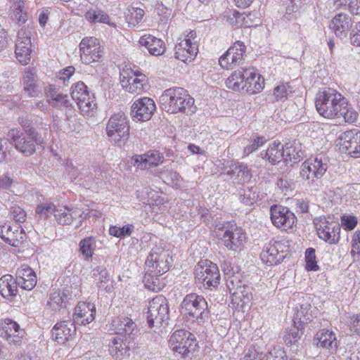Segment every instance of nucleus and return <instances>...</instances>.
<instances>
[{"mask_svg":"<svg viewBox=\"0 0 360 360\" xmlns=\"http://www.w3.org/2000/svg\"><path fill=\"white\" fill-rule=\"evenodd\" d=\"M161 275H156L150 271H146L143 278V282L146 288L151 291H159L162 288L161 283L158 278Z\"/></svg>","mask_w":360,"mask_h":360,"instance_id":"nucleus-46","label":"nucleus"},{"mask_svg":"<svg viewBox=\"0 0 360 360\" xmlns=\"http://www.w3.org/2000/svg\"><path fill=\"white\" fill-rule=\"evenodd\" d=\"M270 214L273 224L279 229H290L296 221L295 214L287 207L278 205H272Z\"/></svg>","mask_w":360,"mask_h":360,"instance_id":"nucleus-16","label":"nucleus"},{"mask_svg":"<svg viewBox=\"0 0 360 360\" xmlns=\"http://www.w3.org/2000/svg\"><path fill=\"white\" fill-rule=\"evenodd\" d=\"M24 4L20 1H16L11 7V18L13 22L20 26L27 20V13L23 11Z\"/></svg>","mask_w":360,"mask_h":360,"instance_id":"nucleus-42","label":"nucleus"},{"mask_svg":"<svg viewBox=\"0 0 360 360\" xmlns=\"http://www.w3.org/2000/svg\"><path fill=\"white\" fill-rule=\"evenodd\" d=\"M260 156L271 165H276L281 160L284 161V146L280 143L274 142L265 152H261Z\"/></svg>","mask_w":360,"mask_h":360,"instance_id":"nucleus-37","label":"nucleus"},{"mask_svg":"<svg viewBox=\"0 0 360 360\" xmlns=\"http://www.w3.org/2000/svg\"><path fill=\"white\" fill-rule=\"evenodd\" d=\"M121 84L126 91L136 94L146 91L149 86L146 76L138 71L134 72L133 76H124Z\"/></svg>","mask_w":360,"mask_h":360,"instance_id":"nucleus-21","label":"nucleus"},{"mask_svg":"<svg viewBox=\"0 0 360 360\" xmlns=\"http://www.w3.org/2000/svg\"><path fill=\"white\" fill-rule=\"evenodd\" d=\"M71 97L79 108L86 115H90L96 109L97 104L94 95H90L88 87L82 82L74 84L71 88Z\"/></svg>","mask_w":360,"mask_h":360,"instance_id":"nucleus-12","label":"nucleus"},{"mask_svg":"<svg viewBox=\"0 0 360 360\" xmlns=\"http://www.w3.org/2000/svg\"><path fill=\"white\" fill-rule=\"evenodd\" d=\"M351 255L360 256V230L356 231L352 236Z\"/></svg>","mask_w":360,"mask_h":360,"instance_id":"nucleus-59","label":"nucleus"},{"mask_svg":"<svg viewBox=\"0 0 360 360\" xmlns=\"http://www.w3.org/2000/svg\"><path fill=\"white\" fill-rule=\"evenodd\" d=\"M306 269L308 271H317L319 267L316 264L315 250L307 248L305 252Z\"/></svg>","mask_w":360,"mask_h":360,"instance_id":"nucleus-51","label":"nucleus"},{"mask_svg":"<svg viewBox=\"0 0 360 360\" xmlns=\"http://www.w3.org/2000/svg\"><path fill=\"white\" fill-rule=\"evenodd\" d=\"M172 261L167 250L162 246L155 245L151 249L146 260L147 271L156 275H162L169 271Z\"/></svg>","mask_w":360,"mask_h":360,"instance_id":"nucleus-10","label":"nucleus"},{"mask_svg":"<svg viewBox=\"0 0 360 360\" xmlns=\"http://www.w3.org/2000/svg\"><path fill=\"white\" fill-rule=\"evenodd\" d=\"M315 106L319 114L327 119L343 117L346 122L356 120L357 113L336 89L325 87L319 91L315 98Z\"/></svg>","mask_w":360,"mask_h":360,"instance_id":"nucleus-1","label":"nucleus"},{"mask_svg":"<svg viewBox=\"0 0 360 360\" xmlns=\"http://www.w3.org/2000/svg\"><path fill=\"white\" fill-rule=\"evenodd\" d=\"M344 7L347 8L354 14L360 13V1L359 0H349Z\"/></svg>","mask_w":360,"mask_h":360,"instance_id":"nucleus-63","label":"nucleus"},{"mask_svg":"<svg viewBox=\"0 0 360 360\" xmlns=\"http://www.w3.org/2000/svg\"><path fill=\"white\" fill-rule=\"evenodd\" d=\"M54 217L58 223L63 226L70 224L74 218L67 207H65L64 210L56 209Z\"/></svg>","mask_w":360,"mask_h":360,"instance_id":"nucleus-50","label":"nucleus"},{"mask_svg":"<svg viewBox=\"0 0 360 360\" xmlns=\"http://www.w3.org/2000/svg\"><path fill=\"white\" fill-rule=\"evenodd\" d=\"M169 304L163 295H157L148 303L147 323L150 328L162 324L169 319Z\"/></svg>","mask_w":360,"mask_h":360,"instance_id":"nucleus-11","label":"nucleus"},{"mask_svg":"<svg viewBox=\"0 0 360 360\" xmlns=\"http://www.w3.org/2000/svg\"><path fill=\"white\" fill-rule=\"evenodd\" d=\"M169 345L173 351L178 352L183 357L188 356L198 347L195 335L184 329L177 330L172 334Z\"/></svg>","mask_w":360,"mask_h":360,"instance_id":"nucleus-8","label":"nucleus"},{"mask_svg":"<svg viewBox=\"0 0 360 360\" xmlns=\"http://www.w3.org/2000/svg\"><path fill=\"white\" fill-rule=\"evenodd\" d=\"M195 33L191 32L188 39H185L175 46V57L183 62L191 61L196 56L198 49L196 42L191 41Z\"/></svg>","mask_w":360,"mask_h":360,"instance_id":"nucleus-22","label":"nucleus"},{"mask_svg":"<svg viewBox=\"0 0 360 360\" xmlns=\"http://www.w3.org/2000/svg\"><path fill=\"white\" fill-rule=\"evenodd\" d=\"M96 308L89 302H79L75 308L73 321L75 323L86 325L95 319Z\"/></svg>","mask_w":360,"mask_h":360,"instance_id":"nucleus-27","label":"nucleus"},{"mask_svg":"<svg viewBox=\"0 0 360 360\" xmlns=\"http://www.w3.org/2000/svg\"><path fill=\"white\" fill-rule=\"evenodd\" d=\"M351 44L355 46H360V22H356L350 31Z\"/></svg>","mask_w":360,"mask_h":360,"instance_id":"nucleus-61","label":"nucleus"},{"mask_svg":"<svg viewBox=\"0 0 360 360\" xmlns=\"http://www.w3.org/2000/svg\"><path fill=\"white\" fill-rule=\"evenodd\" d=\"M156 109L154 101L143 97L135 101L131 106V115L138 121L149 120Z\"/></svg>","mask_w":360,"mask_h":360,"instance_id":"nucleus-20","label":"nucleus"},{"mask_svg":"<svg viewBox=\"0 0 360 360\" xmlns=\"http://www.w3.org/2000/svg\"><path fill=\"white\" fill-rule=\"evenodd\" d=\"M340 150L354 158H360V130L352 129L343 132L339 137Z\"/></svg>","mask_w":360,"mask_h":360,"instance_id":"nucleus-15","label":"nucleus"},{"mask_svg":"<svg viewBox=\"0 0 360 360\" xmlns=\"http://www.w3.org/2000/svg\"><path fill=\"white\" fill-rule=\"evenodd\" d=\"M351 328L355 333L360 335V314L351 318Z\"/></svg>","mask_w":360,"mask_h":360,"instance_id":"nucleus-64","label":"nucleus"},{"mask_svg":"<svg viewBox=\"0 0 360 360\" xmlns=\"http://www.w3.org/2000/svg\"><path fill=\"white\" fill-rule=\"evenodd\" d=\"M112 327L115 333L120 335L127 341L134 342L139 330L136 323L128 316H121L112 321Z\"/></svg>","mask_w":360,"mask_h":360,"instance_id":"nucleus-18","label":"nucleus"},{"mask_svg":"<svg viewBox=\"0 0 360 360\" xmlns=\"http://www.w3.org/2000/svg\"><path fill=\"white\" fill-rule=\"evenodd\" d=\"M129 120L124 112L115 113L108 120L106 134L115 145L124 147L129 140Z\"/></svg>","mask_w":360,"mask_h":360,"instance_id":"nucleus-7","label":"nucleus"},{"mask_svg":"<svg viewBox=\"0 0 360 360\" xmlns=\"http://www.w3.org/2000/svg\"><path fill=\"white\" fill-rule=\"evenodd\" d=\"M96 248V240L93 236L86 237L79 242V251L86 259L92 257Z\"/></svg>","mask_w":360,"mask_h":360,"instance_id":"nucleus-48","label":"nucleus"},{"mask_svg":"<svg viewBox=\"0 0 360 360\" xmlns=\"http://www.w3.org/2000/svg\"><path fill=\"white\" fill-rule=\"evenodd\" d=\"M232 296L235 297L236 300H239L243 304H246L251 300L252 295L250 292V288L245 285L243 288H239L238 291L233 292Z\"/></svg>","mask_w":360,"mask_h":360,"instance_id":"nucleus-52","label":"nucleus"},{"mask_svg":"<svg viewBox=\"0 0 360 360\" xmlns=\"http://www.w3.org/2000/svg\"><path fill=\"white\" fill-rule=\"evenodd\" d=\"M155 175L161 177L167 184H178L181 177L177 172L169 169L156 172Z\"/></svg>","mask_w":360,"mask_h":360,"instance_id":"nucleus-49","label":"nucleus"},{"mask_svg":"<svg viewBox=\"0 0 360 360\" xmlns=\"http://www.w3.org/2000/svg\"><path fill=\"white\" fill-rule=\"evenodd\" d=\"M139 43L141 46L146 47L148 52L153 56H161L165 51V42L150 34L141 37Z\"/></svg>","mask_w":360,"mask_h":360,"instance_id":"nucleus-33","label":"nucleus"},{"mask_svg":"<svg viewBox=\"0 0 360 360\" xmlns=\"http://www.w3.org/2000/svg\"><path fill=\"white\" fill-rule=\"evenodd\" d=\"M162 108L169 113L193 112L192 110L194 99L186 90L180 87L165 90L160 97Z\"/></svg>","mask_w":360,"mask_h":360,"instance_id":"nucleus-5","label":"nucleus"},{"mask_svg":"<svg viewBox=\"0 0 360 360\" xmlns=\"http://www.w3.org/2000/svg\"><path fill=\"white\" fill-rule=\"evenodd\" d=\"M292 87L288 84H283L274 89V96L278 99H283L293 92Z\"/></svg>","mask_w":360,"mask_h":360,"instance_id":"nucleus-54","label":"nucleus"},{"mask_svg":"<svg viewBox=\"0 0 360 360\" xmlns=\"http://www.w3.org/2000/svg\"><path fill=\"white\" fill-rule=\"evenodd\" d=\"M56 207L51 202L39 204L35 210V217L39 221L47 219L53 213L55 214Z\"/></svg>","mask_w":360,"mask_h":360,"instance_id":"nucleus-45","label":"nucleus"},{"mask_svg":"<svg viewBox=\"0 0 360 360\" xmlns=\"http://www.w3.org/2000/svg\"><path fill=\"white\" fill-rule=\"evenodd\" d=\"M246 51V46L240 41H236L225 53V56L231 57V63L233 66L240 64Z\"/></svg>","mask_w":360,"mask_h":360,"instance_id":"nucleus-40","label":"nucleus"},{"mask_svg":"<svg viewBox=\"0 0 360 360\" xmlns=\"http://www.w3.org/2000/svg\"><path fill=\"white\" fill-rule=\"evenodd\" d=\"M41 128L44 130V134L37 133V137H35V135L22 133L15 129H11L8 135L11 138V143L13 144L16 150L26 156H29L36 151V145H43L49 137L51 133L50 125L41 124Z\"/></svg>","mask_w":360,"mask_h":360,"instance_id":"nucleus-4","label":"nucleus"},{"mask_svg":"<svg viewBox=\"0 0 360 360\" xmlns=\"http://www.w3.org/2000/svg\"><path fill=\"white\" fill-rule=\"evenodd\" d=\"M304 157V151L300 143L296 141L288 143L284 146V162L296 164Z\"/></svg>","mask_w":360,"mask_h":360,"instance_id":"nucleus-35","label":"nucleus"},{"mask_svg":"<svg viewBox=\"0 0 360 360\" xmlns=\"http://www.w3.org/2000/svg\"><path fill=\"white\" fill-rule=\"evenodd\" d=\"M319 237L330 244H335L340 238V226L336 222H329L326 219L321 220L317 226Z\"/></svg>","mask_w":360,"mask_h":360,"instance_id":"nucleus-24","label":"nucleus"},{"mask_svg":"<svg viewBox=\"0 0 360 360\" xmlns=\"http://www.w3.org/2000/svg\"><path fill=\"white\" fill-rule=\"evenodd\" d=\"M132 342L127 341L126 338H115L110 349L111 354L117 359H121L122 356L129 355L130 344Z\"/></svg>","mask_w":360,"mask_h":360,"instance_id":"nucleus-39","label":"nucleus"},{"mask_svg":"<svg viewBox=\"0 0 360 360\" xmlns=\"http://www.w3.org/2000/svg\"><path fill=\"white\" fill-rule=\"evenodd\" d=\"M30 31L22 28L18 33L15 53L17 59L22 64H27L30 59L31 40Z\"/></svg>","mask_w":360,"mask_h":360,"instance_id":"nucleus-19","label":"nucleus"},{"mask_svg":"<svg viewBox=\"0 0 360 360\" xmlns=\"http://www.w3.org/2000/svg\"><path fill=\"white\" fill-rule=\"evenodd\" d=\"M23 91L30 97H39L41 91L35 83L23 85Z\"/></svg>","mask_w":360,"mask_h":360,"instance_id":"nucleus-60","label":"nucleus"},{"mask_svg":"<svg viewBox=\"0 0 360 360\" xmlns=\"http://www.w3.org/2000/svg\"><path fill=\"white\" fill-rule=\"evenodd\" d=\"M304 325V322L300 320H293V326L286 330L283 337L286 345L291 346L298 342L303 333Z\"/></svg>","mask_w":360,"mask_h":360,"instance_id":"nucleus-38","label":"nucleus"},{"mask_svg":"<svg viewBox=\"0 0 360 360\" xmlns=\"http://www.w3.org/2000/svg\"><path fill=\"white\" fill-rule=\"evenodd\" d=\"M266 142V139L263 136H257L252 142L245 147L243 150V154L245 156L249 155L252 152L258 150L259 148L262 146Z\"/></svg>","mask_w":360,"mask_h":360,"instance_id":"nucleus-53","label":"nucleus"},{"mask_svg":"<svg viewBox=\"0 0 360 360\" xmlns=\"http://www.w3.org/2000/svg\"><path fill=\"white\" fill-rule=\"evenodd\" d=\"M181 314L188 321L202 325L210 317L208 304L202 295L197 293L186 295L181 304Z\"/></svg>","mask_w":360,"mask_h":360,"instance_id":"nucleus-3","label":"nucleus"},{"mask_svg":"<svg viewBox=\"0 0 360 360\" xmlns=\"http://www.w3.org/2000/svg\"><path fill=\"white\" fill-rule=\"evenodd\" d=\"M330 27L338 37L345 38L352 28V18L347 14H337L331 20Z\"/></svg>","mask_w":360,"mask_h":360,"instance_id":"nucleus-29","label":"nucleus"},{"mask_svg":"<svg viewBox=\"0 0 360 360\" xmlns=\"http://www.w3.org/2000/svg\"><path fill=\"white\" fill-rule=\"evenodd\" d=\"M16 280L10 274H6L0 278V294L6 299L10 300L18 293Z\"/></svg>","mask_w":360,"mask_h":360,"instance_id":"nucleus-36","label":"nucleus"},{"mask_svg":"<svg viewBox=\"0 0 360 360\" xmlns=\"http://www.w3.org/2000/svg\"><path fill=\"white\" fill-rule=\"evenodd\" d=\"M16 281L21 288L31 290L37 284V276L31 268L22 266L16 271Z\"/></svg>","mask_w":360,"mask_h":360,"instance_id":"nucleus-32","label":"nucleus"},{"mask_svg":"<svg viewBox=\"0 0 360 360\" xmlns=\"http://www.w3.org/2000/svg\"><path fill=\"white\" fill-rule=\"evenodd\" d=\"M80 58L83 63L98 62L102 57V49L95 37H84L79 44Z\"/></svg>","mask_w":360,"mask_h":360,"instance_id":"nucleus-14","label":"nucleus"},{"mask_svg":"<svg viewBox=\"0 0 360 360\" xmlns=\"http://www.w3.org/2000/svg\"><path fill=\"white\" fill-rule=\"evenodd\" d=\"M49 96V104L53 107L68 108L72 105L67 94H61L52 87H50Z\"/></svg>","mask_w":360,"mask_h":360,"instance_id":"nucleus-41","label":"nucleus"},{"mask_svg":"<svg viewBox=\"0 0 360 360\" xmlns=\"http://www.w3.org/2000/svg\"><path fill=\"white\" fill-rule=\"evenodd\" d=\"M75 322L64 321L57 323L52 329V335L59 344H65L75 334Z\"/></svg>","mask_w":360,"mask_h":360,"instance_id":"nucleus-28","label":"nucleus"},{"mask_svg":"<svg viewBox=\"0 0 360 360\" xmlns=\"http://www.w3.org/2000/svg\"><path fill=\"white\" fill-rule=\"evenodd\" d=\"M19 123L25 130V133L30 135H35L37 136V133H39L36 130L34 127L32 126V121L29 116L22 117L19 119Z\"/></svg>","mask_w":360,"mask_h":360,"instance_id":"nucleus-57","label":"nucleus"},{"mask_svg":"<svg viewBox=\"0 0 360 360\" xmlns=\"http://www.w3.org/2000/svg\"><path fill=\"white\" fill-rule=\"evenodd\" d=\"M342 224L348 230H352L357 224V219L353 216H345L342 219Z\"/></svg>","mask_w":360,"mask_h":360,"instance_id":"nucleus-62","label":"nucleus"},{"mask_svg":"<svg viewBox=\"0 0 360 360\" xmlns=\"http://www.w3.org/2000/svg\"><path fill=\"white\" fill-rule=\"evenodd\" d=\"M10 212L13 219L18 223H22L26 219L25 212L17 205L11 207Z\"/></svg>","mask_w":360,"mask_h":360,"instance_id":"nucleus-56","label":"nucleus"},{"mask_svg":"<svg viewBox=\"0 0 360 360\" xmlns=\"http://www.w3.org/2000/svg\"><path fill=\"white\" fill-rule=\"evenodd\" d=\"M215 236L229 250L236 251L245 240L243 229L232 221H214L213 224Z\"/></svg>","mask_w":360,"mask_h":360,"instance_id":"nucleus-6","label":"nucleus"},{"mask_svg":"<svg viewBox=\"0 0 360 360\" xmlns=\"http://www.w3.org/2000/svg\"><path fill=\"white\" fill-rule=\"evenodd\" d=\"M235 169L237 170L236 177L235 178L236 182L242 184L248 182L251 179V169L247 165L236 162V167H235Z\"/></svg>","mask_w":360,"mask_h":360,"instance_id":"nucleus-47","label":"nucleus"},{"mask_svg":"<svg viewBox=\"0 0 360 360\" xmlns=\"http://www.w3.org/2000/svg\"><path fill=\"white\" fill-rule=\"evenodd\" d=\"M71 299V294L67 289L53 292L50 294L47 307L54 311H59L67 307Z\"/></svg>","mask_w":360,"mask_h":360,"instance_id":"nucleus-31","label":"nucleus"},{"mask_svg":"<svg viewBox=\"0 0 360 360\" xmlns=\"http://www.w3.org/2000/svg\"><path fill=\"white\" fill-rule=\"evenodd\" d=\"M92 276L99 289L111 292L113 289L112 284H109L110 274L104 265H99L92 270Z\"/></svg>","mask_w":360,"mask_h":360,"instance_id":"nucleus-34","label":"nucleus"},{"mask_svg":"<svg viewBox=\"0 0 360 360\" xmlns=\"http://www.w3.org/2000/svg\"><path fill=\"white\" fill-rule=\"evenodd\" d=\"M226 280V286L229 290L230 294L233 295V292L238 291L239 288H243L245 285L243 284L242 281L239 278L238 275L228 277Z\"/></svg>","mask_w":360,"mask_h":360,"instance_id":"nucleus-55","label":"nucleus"},{"mask_svg":"<svg viewBox=\"0 0 360 360\" xmlns=\"http://www.w3.org/2000/svg\"><path fill=\"white\" fill-rule=\"evenodd\" d=\"M226 86L235 91L255 94L263 89L264 79L252 67L240 68L227 78Z\"/></svg>","mask_w":360,"mask_h":360,"instance_id":"nucleus-2","label":"nucleus"},{"mask_svg":"<svg viewBox=\"0 0 360 360\" xmlns=\"http://www.w3.org/2000/svg\"><path fill=\"white\" fill-rule=\"evenodd\" d=\"M259 193L257 187H247L243 190V193L240 194L239 199L244 205L251 206L260 200Z\"/></svg>","mask_w":360,"mask_h":360,"instance_id":"nucleus-43","label":"nucleus"},{"mask_svg":"<svg viewBox=\"0 0 360 360\" xmlns=\"http://www.w3.org/2000/svg\"><path fill=\"white\" fill-rule=\"evenodd\" d=\"M314 342L319 347L332 351H336L339 345L335 333L328 329L319 330L314 336Z\"/></svg>","mask_w":360,"mask_h":360,"instance_id":"nucleus-30","label":"nucleus"},{"mask_svg":"<svg viewBox=\"0 0 360 360\" xmlns=\"http://www.w3.org/2000/svg\"><path fill=\"white\" fill-rule=\"evenodd\" d=\"M328 169V162L324 156H316L304 162L301 165L300 175L308 181L309 184H313L316 179H320Z\"/></svg>","mask_w":360,"mask_h":360,"instance_id":"nucleus-13","label":"nucleus"},{"mask_svg":"<svg viewBox=\"0 0 360 360\" xmlns=\"http://www.w3.org/2000/svg\"><path fill=\"white\" fill-rule=\"evenodd\" d=\"M285 248L281 242L271 240L264 246L260 258L264 263L269 266L276 265L286 257L283 250Z\"/></svg>","mask_w":360,"mask_h":360,"instance_id":"nucleus-17","label":"nucleus"},{"mask_svg":"<svg viewBox=\"0 0 360 360\" xmlns=\"http://www.w3.org/2000/svg\"><path fill=\"white\" fill-rule=\"evenodd\" d=\"M25 232L20 226L12 227L8 224L0 226V238L13 247H18L25 239Z\"/></svg>","mask_w":360,"mask_h":360,"instance_id":"nucleus-23","label":"nucleus"},{"mask_svg":"<svg viewBox=\"0 0 360 360\" xmlns=\"http://www.w3.org/2000/svg\"><path fill=\"white\" fill-rule=\"evenodd\" d=\"M134 165L140 169L156 167L163 162L164 155L157 150H150L132 157Z\"/></svg>","mask_w":360,"mask_h":360,"instance_id":"nucleus-25","label":"nucleus"},{"mask_svg":"<svg viewBox=\"0 0 360 360\" xmlns=\"http://www.w3.org/2000/svg\"><path fill=\"white\" fill-rule=\"evenodd\" d=\"M20 328L15 321L6 319L0 323V337L9 343L18 345L21 342Z\"/></svg>","mask_w":360,"mask_h":360,"instance_id":"nucleus-26","label":"nucleus"},{"mask_svg":"<svg viewBox=\"0 0 360 360\" xmlns=\"http://www.w3.org/2000/svg\"><path fill=\"white\" fill-rule=\"evenodd\" d=\"M144 14V11L140 8L129 7L124 13L129 27H134L138 25L141 22Z\"/></svg>","mask_w":360,"mask_h":360,"instance_id":"nucleus-44","label":"nucleus"},{"mask_svg":"<svg viewBox=\"0 0 360 360\" xmlns=\"http://www.w3.org/2000/svg\"><path fill=\"white\" fill-rule=\"evenodd\" d=\"M195 278L202 283L205 288H216L220 281V274L218 266L211 261H201L197 264L194 269Z\"/></svg>","mask_w":360,"mask_h":360,"instance_id":"nucleus-9","label":"nucleus"},{"mask_svg":"<svg viewBox=\"0 0 360 360\" xmlns=\"http://www.w3.org/2000/svg\"><path fill=\"white\" fill-rule=\"evenodd\" d=\"M221 268L223 269L225 278L236 276V274H238L239 271V267L238 266H235L231 262L228 261H224L221 264Z\"/></svg>","mask_w":360,"mask_h":360,"instance_id":"nucleus-58","label":"nucleus"}]
</instances>
